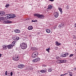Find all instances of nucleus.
<instances>
[{"mask_svg":"<svg viewBox=\"0 0 76 76\" xmlns=\"http://www.w3.org/2000/svg\"><path fill=\"white\" fill-rule=\"evenodd\" d=\"M21 48L23 50H25L27 48V44L25 42H22L20 44Z\"/></svg>","mask_w":76,"mask_h":76,"instance_id":"obj_3","label":"nucleus"},{"mask_svg":"<svg viewBox=\"0 0 76 76\" xmlns=\"http://www.w3.org/2000/svg\"><path fill=\"white\" fill-rule=\"evenodd\" d=\"M34 16L37 17V18L40 19H44V18H45V16L44 15H40L38 13L34 14Z\"/></svg>","mask_w":76,"mask_h":76,"instance_id":"obj_1","label":"nucleus"},{"mask_svg":"<svg viewBox=\"0 0 76 76\" xmlns=\"http://www.w3.org/2000/svg\"><path fill=\"white\" fill-rule=\"evenodd\" d=\"M24 67H25V65L23 64H20L18 66V68L20 69H22Z\"/></svg>","mask_w":76,"mask_h":76,"instance_id":"obj_7","label":"nucleus"},{"mask_svg":"<svg viewBox=\"0 0 76 76\" xmlns=\"http://www.w3.org/2000/svg\"><path fill=\"white\" fill-rule=\"evenodd\" d=\"M54 15L55 18H58V13L57 12H56L54 14Z\"/></svg>","mask_w":76,"mask_h":76,"instance_id":"obj_8","label":"nucleus"},{"mask_svg":"<svg viewBox=\"0 0 76 76\" xmlns=\"http://www.w3.org/2000/svg\"><path fill=\"white\" fill-rule=\"evenodd\" d=\"M2 47L4 50H6V49L7 48V46L6 45H3Z\"/></svg>","mask_w":76,"mask_h":76,"instance_id":"obj_9","label":"nucleus"},{"mask_svg":"<svg viewBox=\"0 0 76 76\" xmlns=\"http://www.w3.org/2000/svg\"><path fill=\"white\" fill-rule=\"evenodd\" d=\"M74 70H76V67L74 68Z\"/></svg>","mask_w":76,"mask_h":76,"instance_id":"obj_37","label":"nucleus"},{"mask_svg":"<svg viewBox=\"0 0 76 76\" xmlns=\"http://www.w3.org/2000/svg\"><path fill=\"white\" fill-rule=\"evenodd\" d=\"M7 75H9V73H8Z\"/></svg>","mask_w":76,"mask_h":76,"instance_id":"obj_47","label":"nucleus"},{"mask_svg":"<svg viewBox=\"0 0 76 76\" xmlns=\"http://www.w3.org/2000/svg\"><path fill=\"white\" fill-rule=\"evenodd\" d=\"M61 56L62 57H66V54H63L61 55Z\"/></svg>","mask_w":76,"mask_h":76,"instance_id":"obj_24","label":"nucleus"},{"mask_svg":"<svg viewBox=\"0 0 76 76\" xmlns=\"http://www.w3.org/2000/svg\"><path fill=\"white\" fill-rule=\"evenodd\" d=\"M5 14V12L3 11H0V16H3Z\"/></svg>","mask_w":76,"mask_h":76,"instance_id":"obj_11","label":"nucleus"},{"mask_svg":"<svg viewBox=\"0 0 76 76\" xmlns=\"http://www.w3.org/2000/svg\"><path fill=\"white\" fill-rule=\"evenodd\" d=\"M76 37H73V39H76Z\"/></svg>","mask_w":76,"mask_h":76,"instance_id":"obj_45","label":"nucleus"},{"mask_svg":"<svg viewBox=\"0 0 76 76\" xmlns=\"http://www.w3.org/2000/svg\"><path fill=\"white\" fill-rule=\"evenodd\" d=\"M58 58H59V57H56V59H58Z\"/></svg>","mask_w":76,"mask_h":76,"instance_id":"obj_44","label":"nucleus"},{"mask_svg":"<svg viewBox=\"0 0 76 76\" xmlns=\"http://www.w3.org/2000/svg\"><path fill=\"white\" fill-rule=\"evenodd\" d=\"M48 71L49 72H51L52 71V69L51 68H50L48 69Z\"/></svg>","mask_w":76,"mask_h":76,"instance_id":"obj_25","label":"nucleus"},{"mask_svg":"<svg viewBox=\"0 0 76 76\" xmlns=\"http://www.w3.org/2000/svg\"><path fill=\"white\" fill-rule=\"evenodd\" d=\"M3 19V18L1 17H0V21L2 20Z\"/></svg>","mask_w":76,"mask_h":76,"instance_id":"obj_35","label":"nucleus"},{"mask_svg":"<svg viewBox=\"0 0 76 76\" xmlns=\"http://www.w3.org/2000/svg\"><path fill=\"white\" fill-rule=\"evenodd\" d=\"M68 75V73H66L65 74H64V75Z\"/></svg>","mask_w":76,"mask_h":76,"instance_id":"obj_38","label":"nucleus"},{"mask_svg":"<svg viewBox=\"0 0 76 76\" xmlns=\"http://www.w3.org/2000/svg\"><path fill=\"white\" fill-rule=\"evenodd\" d=\"M10 6V4H7L5 5V7H6L7 8H8Z\"/></svg>","mask_w":76,"mask_h":76,"instance_id":"obj_22","label":"nucleus"},{"mask_svg":"<svg viewBox=\"0 0 76 76\" xmlns=\"http://www.w3.org/2000/svg\"><path fill=\"white\" fill-rule=\"evenodd\" d=\"M33 53L34 54L36 55L37 56L38 55V53L37 51H35Z\"/></svg>","mask_w":76,"mask_h":76,"instance_id":"obj_19","label":"nucleus"},{"mask_svg":"<svg viewBox=\"0 0 76 76\" xmlns=\"http://www.w3.org/2000/svg\"><path fill=\"white\" fill-rule=\"evenodd\" d=\"M58 9L60 12L61 14H62V13H63V11H62V9L61 8H59Z\"/></svg>","mask_w":76,"mask_h":76,"instance_id":"obj_20","label":"nucleus"},{"mask_svg":"<svg viewBox=\"0 0 76 76\" xmlns=\"http://www.w3.org/2000/svg\"><path fill=\"white\" fill-rule=\"evenodd\" d=\"M4 23H7V21H4Z\"/></svg>","mask_w":76,"mask_h":76,"instance_id":"obj_34","label":"nucleus"},{"mask_svg":"<svg viewBox=\"0 0 76 76\" xmlns=\"http://www.w3.org/2000/svg\"><path fill=\"white\" fill-rule=\"evenodd\" d=\"M13 72H11L10 73V75L11 76H12L13 75Z\"/></svg>","mask_w":76,"mask_h":76,"instance_id":"obj_36","label":"nucleus"},{"mask_svg":"<svg viewBox=\"0 0 76 76\" xmlns=\"http://www.w3.org/2000/svg\"><path fill=\"white\" fill-rule=\"evenodd\" d=\"M12 21H9V22H8V23H12Z\"/></svg>","mask_w":76,"mask_h":76,"instance_id":"obj_43","label":"nucleus"},{"mask_svg":"<svg viewBox=\"0 0 76 76\" xmlns=\"http://www.w3.org/2000/svg\"><path fill=\"white\" fill-rule=\"evenodd\" d=\"M14 32L15 33H19L20 32V31L19 30L16 29L14 31Z\"/></svg>","mask_w":76,"mask_h":76,"instance_id":"obj_16","label":"nucleus"},{"mask_svg":"<svg viewBox=\"0 0 76 76\" xmlns=\"http://www.w3.org/2000/svg\"><path fill=\"white\" fill-rule=\"evenodd\" d=\"M54 0H49V1H53Z\"/></svg>","mask_w":76,"mask_h":76,"instance_id":"obj_39","label":"nucleus"},{"mask_svg":"<svg viewBox=\"0 0 76 76\" xmlns=\"http://www.w3.org/2000/svg\"><path fill=\"white\" fill-rule=\"evenodd\" d=\"M46 31L47 33H50V32H51L50 30L48 29H46Z\"/></svg>","mask_w":76,"mask_h":76,"instance_id":"obj_21","label":"nucleus"},{"mask_svg":"<svg viewBox=\"0 0 76 76\" xmlns=\"http://www.w3.org/2000/svg\"><path fill=\"white\" fill-rule=\"evenodd\" d=\"M57 63H61V62H60V60L57 61Z\"/></svg>","mask_w":76,"mask_h":76,"instance_id":"obj_30","label":"nucleus"},{"mask_svg":"<svg viewBox=\"0 0 76 76\" xmlns=\"http://www.w3.org/2000/svg\"><path fill=\"white\" fill-rule=\"evenodd\" d=\"M66 60H60V62L61 63H66Z\"/></svg>","mask_w":76,"mask_h":76,"instance_id":"obj_13","label":"nucleus"},{"mask_svg":"<svg viewBox=\"0 0 76 76\" xmlns=\"http://www.w3.org/2000/svg\"><path fill=\"white\" fill-rule=\"evenodd\" d=\"M1 56H2L1 54L0 53V57H1Z\"/></svg>","mask_w":76,"mask_h":76,"instance_id":"obj_42","label":"nucleus"},{"mask_svg":"<svg viewBox=\"0 0 76 76\" xmlns=\"http://www.w3.org/2000/svg\"><path fill=\"white\" fill-rule=\"evenodd\" d=\"M73 55H74V54H70L69 56V57H73Z\"/></svg>","mask_w":76,"mask_h":76,"instance_id":"obj_29","label":"nucleus"},{"mask_svg":"<svg viewBox=\"0 0 76 76\" xmlns=\"http://www.w3.org/2000/svg\"><path fill=\"white\" fill-rule=\"evenodd\" d=\"M12 39H13L14 40H16V41H18V40H19V37L16 36H14L12 37Z\"/></svg>","mask_w":76,"mask_h":76,"instance_id":"obj_5","label":"nucleus"},{"mask_svg":"<svg viewBox=\"0 0 76 76\" xmlns=\"http://www.w3.org/2000/svg\"><path fill=\"white\" fill-rule=\"evenodd\" d=\"M33 29V27L32 26H29L28 27V30H32Z\"/></svg>","mask_w":76,"mask_h":76,"instance_id":"obj_18","label":"nucleus"},{"mask_svg":"<svg viewBox=\"0 0 76 76\" xmlns=\"http://www.w3.org/2000/svg\"><path fill=\"white\" fill-rule=\"evenodd\" d=\"M55 44H56V45H57V46H59V45H61V43L58 42L57 41L56 42Z\"/></svg>","mask_w":76,"mask_h":76,"instance_id":"obj_10","label":"nucleus"},{"mask_svg":"<svg viewBox=\"0 0 76 76\" xmlns=\"http://www.w3.org/2000/svg\"><path fill=\"white\" fill-rule=\"evenodd\" d=\"M40 72L41 73H46L47 72V70L46 69H45L44 70H40Z\"/></svg>","mask_w":76,"mask_h":76,"instance_id":"obj_14","label":"nucleus"},{"mask_svg":"<svg viewBox=\"0 0 76 76\" xmlns=\"http://www.w3.org/2000/svg\"><path fill=\"white\" fill-rule=\"evenodd\" d=\"M40 60V58H37L32 60L33 62L34 63H36L37 61H39Z\"/></svg>","mask_w":76,"mask_h":76,"instance_id":"obj_6","label":"nucleus"},{"mask_svg":"<svg viewBox=\"0 0 76 76\" xmlns=\"http://www.w3.org/2000/svg\"><path fill=\"white\" fill-rule=\"evenodd\" d=\"M66 9H69V6H68L66 7Z\"/></svg>","mask_w":76,"mask_h":76,"instance_id":"obj_32","label":"nucleus"},{"mask_svg":"<svg viewBox=\"0 0 76 76\" xmlns=\"http://www.w3.org/2000/svg\"><path fill=\"white\" fill-rule=\"evenodd\" d=\"M69 75L70 76H72V75H73V74L71 72H69Z\"/></svg>","mask_w":76,"mask_h":76,"instance_id":"obj_27","label":"nucleus"},{"mask_svg":"<svg viewBox=\"0 0 76 76\" xmlns=\"http://www.w3.org/2000/svg\"><path fill=\"white\" fill-rule=\"evenodd\" d=\"M58 28H61V26H60V25H59L58 26Z\"/></svg>","mask_w":76,"mask_h":76,"instance_id":"obj_41","label":"nucleus"},{"mask_svg":"<svg viewBox=\"0 0 76 76\" xmlns=\"http://www.w3.org/2000/svg\"><path fill=\"white\" fill-rule=\"evenodd\" d=\"M65 54L66 56H68V55H69V53L67 52H66Z\"/></svg>","mask_w":76,"mask_h":76,"instance_id":"obj_31","label":"nucleus"},{"mask_svg":"<svg viewBox=\"0 0 76 76\" xmlns=\"http://www.w3.org/2000/svg\"><path fill=\"white\" fill-rule=\"evenodd\" d=\"M37 55H35V54H34V53H32L31 57L32 58H35L36 57H37Z\"/></svg>","mask_w":76,"mask_h":76,"instance_id":"obj_17","label":"nucleus"},{"mask_svg":"<svg viewBox=\"0 0 76 76\" xmlns=\"http://www.w3.org/2000/svg\"><path fill=\"white\" fill-rule=\"evenodd\" d=\"M8 48L11 49L13 48V45H9L7 46Z\"/></svg>","mask_w":76,"mask_h":76,"instance_id":"obj_12","label":"nucleus"},{"mask_svg":"<svg viewBox=\"0 0 76 76\" xmlns=\"http://www.w3.org/2000/svg\"><path fill=\"white\" fill-rule=\"evenodd\" d=\"M53 8V6L52 5H49L48 8H47V10H50Z\"/></svg>","mask_w":76,"mask_h":76,"instance_id":"obj_15","label":"nucleus"},{"mask_svg":"<svg viewBox=\"0 0 76 76\" xmlns=\"http://www.w3.org/2000/svg\"><path fill=\"white\" fill-rule=\"evenodd\" d=\"M49 50H50V47L46 49V51H48V53H50Z\"/></svg>","mask_w":76,"mask_h":76,"instance_id":"obj_23","label":"nucleus"},{"mask_svg":"<svg viewBox=\"0 0 76 76\" xmlns=\"http://www.w3.org/2000/svg\"><path fill=\"white\" fill-rule=\"evenodd\" d=\"M61 76H64V75L63 74H62V75H61Z\"/></svg>","mask_w":76,"mask_h":76,"instance_id":"obj_46","label":"nucleus"},{"mask_svg":"<svg viewBox=\"0 0 76 76\" xmlns=\"http://www.w3.org/2000/svg\"><path fill=\"white\" fill-rule=\"evenodd\" d=\"M12 59L14 61H18L19 59V56L15 55V56L13 57Z\"/></svg>","mask_w":76,"mask_h":76,"instance_id":"obj_4","label":"nucleus"},{"mask_svg":"<svg viewBox=\"0 0 76 76\" xmlns=\"http://www.w3.org/2000/svg\"><path fill=\"white\" fill-rule=\"evenodd\" d=\"M37 22V20H32L31 22Z\"/></svg>","mask_w":76,"mask_h":76,"instance_id":"obj_28","label":"nucleus"},{"mask_svg":"<svg viewBox=\"0 0 76 76\" xmlns=\"http://www.w3.org/2000/svg\"><path fill=\"white\" fill-rule=\"evenodd\" d=\"M5 16H6V18H7V19H12V18H14L16 17L15 15L12 14L6 15Z\"/></svg>","mask_w":76,"mask_h":76,"instance_id":"obj_2","label":"nucleus"},{"mask_svg":"<svg viewBox=\"0 0 76 76\" xmlns=\"http://www.w3.org/2000/svg\"><path fill=\"white\" fill-rule=\"evenodd\" d=\"M7 74H8L7 71H6V72H5V75H8Z\"/></svg>","mask_w":76,"mask_h":76,"instance_id":"obj_33","label":"nucleus"},{"mask_svg":"<svg viewBox=\"0 0 76 76\" xmlns=\"http://www.w3.org/2000/svg\"><path fill=\"white\" fill-rule=\"evenodd\" d=\"M15 41H13L12 43V47H13L14 45H15Z\"/></svg>","mask_w":76,"mask_h":76,"instance_id":"obj_26","label":"nucleus"},{"mask_svg":"<svg viewBox=\"0 0 76 76\" xmlns=\"http://www.w3.org/2000/svg\"><path fill=\"white\" fill-rule=\"evenodd\" d=\"M74 25L75 27V28H76V23H75Z\"/></svg>","mask_w":76,"mask_h":76,"instance_id":"obj_40","label":"nucleus"}]
</instances>
